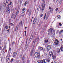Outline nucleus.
Segmentation results:
<instances>
[{"instance_id": "1", "label": "nucleus", "mask_w": 63, "mask_h": 63, "mask_svg": "<svg viewBox=\"0 0 63 63\" xmlns=\"http://www.w3.org/2000/svg\"><path fill=\"white\" fill-rule=\"evenodd\" d=\"M48 32L50 34H51L52 36H54L55 35V30H53V28H51L48 31Z\"/></svg>"}, {"instance_id": "2", "label": "nucleus", "mask_w": 63, "mask_h": 63, "mask_svg": "<svg viewBox=\"0 0 63 63\" xmlns=\"http://www.w3.org/2000/svg\"><path fill=\"white\" fill-rule=\"evenodd\" d=\"M35 40L33 41V43L32 44V48L31 50V54L30 55V56H32V53L33 51H35Z\"/></svg>"}, {"instance_id": "3", "label": "nucleus", "mask_w": 63, "mask_h": 63, "mask_svg": "<svg viewBox=\"0 0 63 63\" xmlns=\"http://www.w3.org/2000/svg\"><path fill=\"white\" fill-rule=\"evenodd\" d=\"M50 61V60L49 59H48L47 60V59H44L43 60L41 61L40 62H38V63H47V62H49Z\"/></svg>"}, {"instance_id": "4", "label": "nucleus", "mask_w": 63, "mask_h": 63, "mask_svg": "<svg viewBox=\"0 0 63 63\" xmlns=\"http://www.w3.org/2000/svg\"><path fill=\"white\" fill-rule=\"evenodd\" d=\"M9 5L8 4L7 6V13H8V14H10V12H11V11H10V8H9Z\"/></svg>"}, {"instance_id": "5", "label": "nucleus", "mask_w": 63, "mask_h": 63, "mask_svg": "<svg viewBox=\"0 0 63 63\" xmlns=\"http://www.w3.org/2000/svg\"><path fill=\"white\" fill-rule=\"evenodd\" d=\"M59 43V41H58V40H57V39H55V42L54 43L55 45H56V46H57L58 45V44H58Z\"/></svg>"}, {"instance_id": "6", "label": "nucleus", "mask_w": 63, "mask_h": 63, "mask_svg": "<svg viewBox=\"0 0 63 63\" xmlns=\"http://www.w3.org/2000/svg\"><path fill=\"white\" fill-rule=\"evenodd\" d=\"M34 55L35 57H40V54L38 52H36L35 53Z\"/></svg>"}, {"instance_id": "7", "label": "nucleus", "mask_w": 63, "mask_h": 63, "mask_svg": "<svg viewBox=\"0 0 63 63\" xmlns=\"http://www.w3.org/2000/svg\"><path fill=\"white\" fill-rule=\"evenodd\" d=\"M45 2H43L42 3V8H41V10H42V11H44V9H45Z\"/></svg>"}, {"instance_id": "8", "label": "nucleus", "mask_w": 63, "mask_h": 63, "mask_svg": "<svg viewBox=\"0 0 63 63\" xmlns=\"http://www.w3.org/2000/svg\"><path fill=\"white\" fill-rule=\"evenodd\" d=\"M25 12H22L21 14L20 15V17H24V15H25Z\"/></svg>"}, {"instance_id": "9", "label": "nucleus", "mask_w": 63, "mask_h": 63, "mask_svg": "<svg viewBox=\"0 0 63 63\" xmlns=\"http://www.w3.org/2000/svg\"><path fill=\"white\" fill-rule=\"evenodd\" d=\"M49 54L50 56L51 57L53 56V53L51 51H50L49 53Z\"/></svg>"}, {"instance_id": "10", "label": "nucleus", "mask_w": 63, "mask_h": 63, "mask_svg": "<svg viewBox=\"0 0 63 63\" xmlns=\"http://www.w3.org/2000/svg\"><path fill=\"white\" fill-rule=\"evenodd\" d=\"M9 58H10V55H7L6 58V62H8L9 60Z\"/></svg>"}, {"instance_id": "11", "label": "nucleus", "mask_w": 63, "mask_h": 63, "mask_svg": "<svg viewBox=\"0 0 63 63\" xmlns=\"http://www.w3.org/2000/svg\"><path fill=\"white\" fill-rule=\"evenodd\" d=\"M47 48L48 50H50L51 48V47H50V46L48 45L47 47Z\"/></svg>"}, {"instance_id": "12", "label": "nucleus", "mask_w": 63, "mask_h": 63, "mask_svg": "<svg viewBox=\"0 0 63 63\" xmlns=\"http://www.w3.org/2000/svg\"><path fill=\"white\" fill-rule=\"evenodd\" d=\"M39 49H41V50H43V51H45V49L44 48H43L42 47H40V48H39Z\"/></svg>"}, {"instance_id": "13", "label": "nucleus", "mask_w": 63, "mask_h": 63, "mask_svg": "<svg viewBox=\"0 0 63 63\" xmlns=\"http://www.w3.org/2000/svg\"><path fill=\"white\" fill-rule=\"evenodd\" d=\"M10 0H5L4 1V2H6V3H9L10 1Z\"/></svg>"}, {"instance_id": "14", "label": "nucleus", "mask_w": 63, "mask_h": 63, "mask_svg": "<svg viewBox=\"0 0 63 63\" xmlns=\"http://www.w3.org/2000/svg\"><path fill=\"white\" fill-rule=\"evenodd\" d=\"M37 20V19H36V18H34V21L33 22V24H35V23H36V21Z\"/></svg>"}, {"instance_id": "15", "label": "nucleus", "mask_w": 63, "mask_h": 63, "mask_svg": "<svg viewBox=\"0 0 63 63\" xmlns=\"http://www.w3.org/2000/svg\"><path fill=\"white\" fill-rule=\"evenodd\" d=\"M57 53H59L60 52V50L59 48L57 49Z\"/></svg>"}, {"instance_id": "16", "label": "nucleus", "mask_w": 63, "mask_h": 63, "mask_svg": "<svg viewBox=\"0 0 63 63\" xmlns=\"http://www.w3.org/2000/svg\"><path fill=\"white\" fill-rule=\"evenodd\" d=\"M52 58L53 59H54L56 58V56L55 55L52 56Z\"/></svg>"}, {"instance_id": "17", "label": "nucleus", "mask_w": 63, "mask_h": 63, "mask_svg": "<svg viewBox=\"0 0 63 63\" xmlns=\"http://www.w3.org/2000/svg\"><path fill=\"white\" fill-rule=\"evenodd\" d=\"M60 49L62 51H63V46H62V47H61L60 48Z\"/></svg>"}, {"instance_id": "18", "label": "nucleus", "mask_w": 63, "mask_h": 63, "mask_svg": "<svg viewBox=\"0 0 63 63\" xmlns=\"http://www.w3.org/2000/svg\"><path fill=\"white\" fill-rule=\"evenodd\" d=\"M49 8L50 10V12H51V10H52V11L53 10H53L52 8H51V7H50L49 6Z\"/></svg>"}, {"instance_id": "19", "label": "nucleus", "mask_w": 63, "mask_h": 63, "mask_svg": "<svg viewBox=\"0 0 63 63\" xmlns=\"http://www.w3.org/2000/svg\"><path fill=\"white\" fill-rule=\"evenodd\" d=\"M63 29L61 31L59 32V34H61L62 33H63Z\"/></svg>"}, {"instance_id": "20", "label": "nucleus", "mask_w": 63, "mask_h": 63, "mask_svg": "<svg viewBox=\"0 0 63 63\" xmlns=\"http://www.w3.org/2000/svg\"><path fill=\"white\" fill-rule=\"evenodd\" d=\"M45 29H46V26H44L43 27V28L42 29V30H43V31H44L45 30Z\"/></svg>"}, {"instance_id": "21", "label": "nucleus", "mask_w": 63, "mask_h": 63, "mask_svg": "<svg viewBox=\"0 0 63 63\" xmlns=\"http://www.w3.org/2000/svg\"><path fill=\"white\" fill-rule=\"evenodd\" d=\"M28 4V2L27 1H26L25 2L24 4V5L25 6H26V5H27Z\"/></svg>"}, {"instance_id": "22", "label": "nucleus", "mask_w": 63, "mask_h": 63, "mask_svg": "<svg viewBox=\"0 0 63 63\" xmlns=\"http://www.w3.org/2000/svg\"><path fill=\"white\" fill-rule=\"evenodd\" d=\"M32 12V11H30V12H29V16H30V15H31V12Z\"/></svg>"}, {"instance_id": "23", "label": "nucleus", "mask_w": 63, "mask_h": 63, "mask_svg": "<svg viewBox=\"0 0 63 63\" xmlns=\"http://www.w3.org/2000/svg\"><path fill=\"white\" fill-rule=\"evenodd\" d=\"M13 56L14 57H15L16 56V55L15 54V53H13Z\"/></svg>"}, {"instance_id": "24", "label": "nucleus", "mask_w": 63, "mask_h": 63, "mask_svg": "<svg viewBox=\"0 0 63 63\" xmlns=\"http://www.w3.org/2000/svg\"><path fill=\"white\" fill-rule=\"evenodd\" d=\"M57 17L58 18H60L61 17V16H60V15H58L57 16Z\"/></svg>"}, {"instance_id": "25", "label": "nucleus", "mask_w": 63, "mask_h": 63, "mask_svg": "<svg viewBox=\"0 0 63 63\" xmlns=\"http://www.w3.org/2000/svg\"><path fill=\"white\" fill-rule=\"evenodd\" d=\"M19 24L20 25H22V21Z\"/></svg>"}, {"instance_id": "26", "label": "nucleus", "mask_w": 63, "mask_h": 63, "mask_svg": "<svg viewBox=\"0 0 63 63\" xmlns=\"http://www.w3.org/2000/svg\"><path fill=\"white\" fill-rule=\"evenodd\" d=\"M25 10V8H23V9L22 10V12H24Z\"/></svg>"}, {"instance_id": "27", "label": "nucleus", "mask_w": 63, "mask_h": 63, "mask_svg": "<svg viewBox=\"0 0 63 63\" xmlns=\"http://www.w3.org/2000/svg\"><path fill=\"white\" fill-rule=\"evenodd\" d=\"M45 42H46V43H47L48 42V40L47 39L45 40Z\"/></svg>"}, {"instance_id": "28", "label": "nucleus", "mask_w": 63, "mask_h": 63, "mask_svg": "<svg viewBox=\"0 0 63 63\" xmlns=\"http://www.w3.org/2000/svg\"><path fill=\"white\" fill-rule=\"evenodd\" d=\"M3 5L4 7H5V6H6V4L4 3L3 4Z\"/></svg>"}, {"instance_id": "29", "label": "nucleus", "mask_w": 63, "mask_h": 63, "mask_svg": "<svg viewBox=\"0 0 63 63\" xmlns=\"http://www.w3.org/2000/svg\"><path fill=\"white\" fill-rule=\"evenodd\" d=\"M13 61H14V59H11V62H13Z\"/></svg>"}, {"instance_id": "30", "label": "nucleus", "mask_w": 63, "mask_h": 63, "mask_svg": "<svg viewBox=\"0 0 63 63\" xmlns=\"http://www.w3.org/2000/svg\"><path fill=\"white\" fill-rule=\"evenodd\" d=\"M2 10V6H0V11H1Z\"/></svg>"}, {"instance_id": "31", "label": "nucleus", "mask_w": 63, "mask_h": 63, "mask_svg": "<svg viewBox=\"0 0 63 63\" xmlns=\"http://www.w3.org/2000/svg\"><path fill=\"white\" fill-rule=\"evenodd\" d=\"M22 59L23 60H24V56H23Z\"/></svg>"}, {"instance_id": "32", "label": "nucleus", "mask_w": 63, "mask_h": 63, "mask_svg": "<svg viewBox=\"0 0 63 63\" xmlns=\"http://www.w3.org/2000/svg\"><path fill=\"white\" fill-rule=\"evenodd\" d=\"M10 25H11V26H14V24H12V23L10 24Z\"/></svg>"}, {"instance_id": "33", "label": "nucleus", "mask_w": 63, "mask_h": 63, "mask_svg": "<svg viewBox=\"0 0 63 63\" xmlns=\"http://www.w3.org/2000/svg\"><path fill=\"white\" fill-rule=\"evenodd\" d=\"M5 28L6 29H8V27L7 26H6L5 27Z\"/></svg>"}, {"instance_id": "34", "label": "nucleus", "mask_w": 63, "mask_h": 63, "mask_svg": "<svg viewBox=\"0 0 63 63\" xmlns=\"http://www.w3.org/2000/svg\"><path fill=\"white\" fill-rule=\"evenodd\" d=\"M25 49H26L27 48V46L26 45L25 46Z\"/></svg>"}, {"instance_id": "35", "label": "nucleus", "mask_w": 63, "mask_h": 63, "mask_svg": "<svg viewBox=\"0 0 63 63\" xmlns=\"http://www.w3.org/2000/svg\"><path fill=\"white\" fill-rule=\"evenodd\" d=\"M43 15L42 14H41L40 16V17H42L43 16Z\"/></svg>"}, {"instance_id": "36", "label": "nucleus", "mask_w": 63, "mask_h": 63, "mask_svg": "<svg viewBox=\"0 0 63 63\" xmlns=\"http://www.w3.org/2000/svg\"><path fill=\"white\" fill-rule=\"evenodd\" d=\"M22 1L20 0V4H21V3H22Z\"/></svg>"}, {"instance_id": "37", "label": "nucleus", "mask_w": 63, "mask_h": 63, "mask_svg": "<svg viewBox=\"0 0 63 63\" xmlns=\"http://www.w3.org/2000/svg\"><path fill=\"white\" fill-rule=\"evenodd\" d=\"M54 63H57V61H55L54 62Z\"/></svg>"}, {"instance_id": "38", "label": "nucleus", "mask_w": 63, "mask_h": 63, "mask_svg": "<svg viewBox=\"0 0 63 63\" xmlns=\"http://www.w3.org/2000/svg\"><path fill=\"white\" fill-rule=\"evenodd\" d=\"M19 0H18V4H19Z\"/></svg>"}, {"instance_id": "39", "label": "nucleus", "mask_w": 63, "mask_h": 63, "mask_svg": "<svg viewBox=\"0 0 63 63\" xmlns=\"http://www.w3.org/2000/svg\"><path fill=\"white\" fill-rule=\"evenodd\" d=\"M13 53L15 54H17V52H14Z\"/></svg>"}, {"instance_id": "40", "label": "nucleus", "mask_w": 63, "mask_h": 63, "mask_svg": "<svg viewBox=\"0 0 63 63\" xmlns=\"http://www.w3.org/2000/svg\"><path fill=\"white\" fill-rule=\"evenodd\" d=\"M59 25H60V26H62V24L60 23H59Z\"/></svg>"}, {"instance_id": "41", "label": "nucleus", "mask_w": 63, "mask_h": 63, "mask_svg": "<svg viewBox=\"0 0 63 63\" xmlns=\"http://www.w3.org/2000/svg\"><path fill=\"white\" fill-rule=\"evenodd\" d=\"M62 3V0H60V4H61Z\"/></svg>"}, {"instance_id": "42", "label": "nucleus", "mask_w": 63, "mask_h": 63, "mask_svg": "<svg viewBox=\"0 0 63 63\" xmlns=\"http://www.w3.org/2000/svg\"><path fill=\"white\" fill-rule=\"evenodd\" d=\"M15 42H14L13 43H12V45H14V44H15Z\"/></svg>"}, {"instance_id": "43", "label": "nucleus", "mask_w": 63, "mask_h": 63, "mask_svg": "<svg viewBox=\"0 0 63 63\" xmlns=\"http://www.w3.org/2000/svg\"><path fill=\"white\" fill-rule=\"evenodd\" d=\"M30 61L29 60H28L27 61V63H29Z\"/></svg>"}, {"instance_id": "44", "label": "nucleus", "mask_w": 63, "mask_h": 63, "mask_svg": "<svg viewBox=\"0 0 63 63\" xmlns=\"http://www.w3.org/2000/svg\"><path fill=\"white\" fill-rule=\"evenodd\" d=\"M12 2H11L10 3V4H9V5H11V4H12Z\"/></svg>"}, {"instance_id": "45", "label": "nucleus", "mask_w": 63, "mask_h": 63, "mask_svg": "<svg viewBox=\"0 0 63 63\" xmlns=\"http://www.w3.org/2000/svg\"><path fill=\"white\" fill-rule=\"evenodd\" d=\"M11 48H9V51H11Z\"/></svg>"}, {"instance_id": "46", "label": "nucleus", "mask_w": 63, "mask_h": 63, "mask_svg": "<svg viewBox=\"0 0 63 63\" xmlns=\"http://www.w3.org/2000/svg\"><path fill=\"white\" fill-rule=\"evenodd\" d=\"M55 10L56 11H58V8H57L55 9Z\"/></svg>"}, {"instance_id": "47", "label": "nucleus", "mask_w": 63, "mask_h": 63, "mask_svg": "<svg viewBox=\"0 0 63 63\" xmlns=\"http://www.w3.org/2000/svg\"><path fill=\"white\" fill-rule=\"evenodd\" d=\"M2 50L3 52H4V48H3V49H2Z\"/></svg>"}, {"instance_id": "48", "label": "nucleus", "mask_w": 63, "mask_h": 63, "mask_svg": "<svg viewBox=\"0 0 63 63\" xmlns=\"http://www.w3.org/2000/svg\"><path fill=\"white\" fill-rule=\"evenodd\" d=\"M46 16H44V19H45V18H46Z\"/></svg>"}, {"instance_id": "49", "label": "nucleus", "mask_w": 63, "mask_h": 63, "mask_svg": "<svg viewBox=\"0 0 63 63\" xmlns=\"http://www.w3.org/2000/svg\"><path fill=\"white\" fill-rule=\"evenodd\" d=\"M48 18V16L47 15V17H46V18Z\"/></svg>"}, {"instance_id": "50", "label": "nucleus", "mask_w": 63, "mask_h": 63, "mask_svg": "<svg viewBox=\"0 0 63 63\" xmlns=\"http://www.w3.org/2000/svg\"><path fill=\"white\" fill-rule=\"evenodd\" d=\"M24 32L25 33H26V31H24Z\"/></svg>"}, {"instance_id": "51", "label": "nucleus", "mask_w": 63, "mask_h": 63, "mask_svg": "<svg viewBox=\"0 0 63 63\" xmlns=\"http://www.w3.org/2000/svg\"><path fill=\"white\" fill-rule=\"evenodd\" d=\"M26 33H25V36H26Z\"/></svg>"}, {"instance_id": "52", "label": "nucleus", "mask_w": 63, "mask_h": 63, "mask_svg": "<svg viewBox=\"0 0 63 63\" xmlns=\"http://www.w3.org/2000/svg\"><path fill=\"white\" fill-rule=\"evenodd\" d=\"M1 46H0V50H1Z\"/></svg>"}, {"instance_id": "53", "label": "nucleus", "mask_w": 63, "mask_h": 63, "mask_svg": "<svg viewBox=\"0 0 63 63\" xmlns=\"http://www.w3.org/2000/svg\"><path fill=\"white\" fill-rule=\"evenodd\" d=\"M7 31H8V32H9V31L8 30H7Z\"/></svg>"}, {"instance_id": "54", "label": "nucleus", "mask_w": 63, "mask_h": 63, "mask_svg": "<svg viewBox=\"0 0 63 63\" xmlns=\"http://www.w3.org/2000/svg\"><path fill=\"white\" fill-rule=\"evenodd\" d=\"M25 28V29H26L27 28V27H26Z\"/></svg>"}, {"instance_id": "55", "label": "nucleus", "mask_w": 63, "mask_h": 63, "mask_svg": "<svg viewBox=\"0 0 63 63\" xmlns=\"http://www.w3.org/2000/svg\"><path fill=\"white\" fill-rule=\"evenodd\" d=\"M62 39H61V41H62Z\"/></svg>"}, {"instance_id": "56", "label": "nucleus", "mask_w": 63, "mask_h": 63, "mask_svg": "<svg viewBox=\"0 0 63 63\" xmlns=\"http://www.w3.org/2000/svg\"><path fill=\"white\" fill-rule=\"evenodd\" d=\"M45 16H46V13L45 14Z\"/></svg>"}, {"instance_id": "57", "label": "nucleus", "mask_w": 63, "mask_h": 63, "mask_svg": "<svg viewBox=\"0 0 63 63\" xmlns=\"http://www.w3.org/2000/svg\"><path fill=\"white\" fill-rule=\"evenodd\" d=\"M8 30L9 31L10 30V29H9Z\"/></svg>"}, {"instance_id": "58", "label": "nucleus", "mask_w": 63, "mask_h": 63, "mask_svg": "<svg viewBox=\"0 0 63 63\" xmlns=\"http://www.w3.org/2000/svg\"><path fill=\"white\" fill-rule=\"evenodd\" d=\"M44 56V55H42V56Z\"/></svg>"}, {"instance_id": "59", "label": "nucleus", "mask_w": 63, "mask_h": 63, "mask_svg": "<svg viewBox=\"0 0 63 63\" xmlns=\"http://www.w3.org/2000/svg\"><path fill=\"white\" fill-rule=\"evenodd\" d=\"M10 27H11V26H10L9 27V28H10Z\"/></svg>"}, {"instance_id": "60", "label": "nucleus", "mask_w": 63, "mask_h": 63, "mask_svg": "<svg viewBox=\"0 0 63 63\" xmlns=\"http://www.w3.org/2000/svg\"><path fill=\"white\" fill-rule=\"evenodd\" d=\"M13 11H14V9H13Z\"/></svg>"}, {"instance_id": "61", "label": "nucleus", "mask_w": 63, "mask_h": 63, "mask_svg": "<svg viewBox=\"0 0 63 63\" xmlns=\"http://www.w3.org/2000/svg\"><path fill=\"white\" fill-rule=\"evenodd\" d=\"M55 0H53V1H54Z\"/></svg>"}, {"instance_id": "62", "label": "nucleus", "mask_w": 63, "mask_h": 63, "mask_svg": "<svg viewBox=\"0 0 63 63\" xmlns=\"http://www.w3.org/2000/svg\"><path fill=\"white\" fill-rule=\"evenodd\" d=\"M21 1H22V0H20Z\"/></svg>"}, {"instance_id": "63", "label": "nucleus", "mask_w": 63, "mask_h": 63, "mask_svg": "<svg viewBox=\"0 0 63 63\" xmlns=\"http://www.w3.org/2000/svg\"><path fill=\"white\" fill-rule=\"evenodd\" d=\"M58 63H60V62H59Z\"/></svg>"}, {"instance_id": "64", "label": "nucleus", "mask_w": 63, "mask_h": 63, "mask_svg": "<svg viewBox=\"0 0 63 63\" xmlns=\"http://www.w3.org/2000/svg\"><path fill=\"white\" fill-rule=\"evenodd\" d=\"M10 63V62H9V63Z\"/></svg>"}]
</instances>
